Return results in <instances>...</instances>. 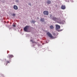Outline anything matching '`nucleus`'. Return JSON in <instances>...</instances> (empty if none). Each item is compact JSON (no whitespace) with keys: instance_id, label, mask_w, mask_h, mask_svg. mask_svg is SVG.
<instances>
[{"instance_id":"1","label":"nucleus","mask_w":77,"mask_h":77,"mask_svg":"<svg viewBox=\"0 0 77 77\" xmlns=\"http://www.w3.org/2000/svg\"><path fill=\"white\" fill-rule=\"evenodd\" d=\"M29 26H27L24 28V30L25 32H27L28 31V30H29Z\"/></svg>"},{"instance_id":"2","label":"nucleus","mask_w":77,"mask_h":77,"mask_svg":"<svg viewBox=\"0 0 77 77\" xmlns=\"http://www.w3.org/2000/svg\"><path fill=\"white\" fill-rule=\"evenodd\" d=\"M47 33L49 37H50V38H53V35H52L50 33V32H47Z\"/></svg>"},{"instance_id":"9","label":"nucleus","mask_w":77,"mask_h":77,"mask_svg":"<svg viewBox=\"0 0 77 77\" xmlns=\"http://www.w3.org/2000/svg\"><path fill=\"white\" fill-rule=\"evenodd\" d=\"M53 20L54 21H56V20H57V18L56 17H54L53 18Z\"/></svg>"},{"instance_id":"10","label":"nucleus","mask_w":77,"mask_h":77,"mask_svg":"<svg viewBox=\"0 0 77 77\" xmlns=\"http://www.w3.org/2000/svg\"><path fill=\"white\" fill-rule=\"evenodd\" d=\"M63 21H60L58 22V23H59L60 24H63Z\"/></svg>"},{"instance_id":"13","label":"nucleus","mask_w":77,"mask_h":77,"mask_svg":"<svg viewBox=\"0 0 77 77\" xmlns=\"http://www.w3.org/2000/svg\"><path fill=\"white\" fill-rule=\"evenodd\" d=\"M52 34H53V35L54 36H56V33H55L54 32H53Z\"/></svg>"},{"instance_id":"6","label":"nucleus","mask_w":77,"mask_h":77,"mask_svg":"<svg viewBox=\"0 0 77 77\" xmlns=\"http://www.w3.org/2000/svg\"><path fill=\"white\" fill-rule=\"evenodd\" d=\"M14 9H15V10H17V9H18V7L17 6V5H14Z\"/></svg>"},{"instance_id":"16","label":"nucleus","mask_w":77,"mask_h":77,"mask_svg":"<svg viewBox=\"0 0 77 77\" xmlns=\"http://www.w3.org/2000/svg\"><path fill=\"white\" fill-rule=\"evenodd\" d=\"M13 16H15V14H13Z\"/></svg>"},{"instance_id":"7","label":"nucleus","mask_w":77,"mask_h":77,"mask_svg":"<svg viewBox=\"0 0 77 77\" xmlns=\"http://www.w3.org/2000/svg\"><path fill=\"white\" fill-rule=\"evenodd\" d=\"M56 29H60V26L58 25H56Z\"/></svg>"},{"instance_id":"17","label":"nucleus","mask_w":77,"mask_h":77,"mask_svg":"<svg viewBox=\"0 0 77 77\" xmlns=\"http://www.w3.org/2000/svg\"><path fill=\"white\" fill-rule=\"evenodd\" d=\"M13 27H16V26H15V25L14 24V25H13Z\"/></svg>"},{"instance_id":"18","label":"nucleus","mask_w":77,"mask_h":77,"mask_svg":"<svg viewBox=\"0 0 77 77\" xmlns=\"http://www.w3.org/2000/svg\"><path fill=\"white\" fill-rule=\"evenodd\" d=\"M30 41H31V42H32L33 41V40H31Z\"/></svg>"},{"instance_id":"8","label":"nucleus","mask_w":77,"mask_h":77,"mask_svg":"<svg viewBox=\"0 0 77 77\" xmlns=\"http://www.w3.org/2000/svg\"><path fill=\"white\" fill-rule=\"evenodd\" d=\"M46 2L48 4H50V3H51V1L49 0H48V1H46Z\"/></svg>"},{"instance_id":"5","label":"nucleus","mask_w":77,"mask_h":77,"mask_svg":"<svg viewBox=\"0 0 77 77\" xmlns=\"http://www.w3.org/2000/svg\"><path fill=\"white\" fill-rule=\"evenodd\" d=\"M61 9H65L66 8V7H65V5H63L61 6Z\"/></svg>"},{"instance_id":"21","label":"nucleus","mask_w":77,"mask_h":77,"mask_svg":"<svg viewBox=\"0 0 77 77\" xmlns=\"http://www.w3.org/2000/svg\"><path fill=\"white\" fill-rule=\"evenodd\" d=\"M2 75L3 76V75Z\"/></svg>"},{"instance_id":"14","label":"nucleus","mask_w":77,"mask_h":77,"mask_svg":"<svg viewBox=\"0 0 77 77\" xmlns=\"http://www.w3.org/2000/svg\"><path fill=\"white\" fill-rule=\"evenodd\" d=\"M10 62H11V61H8L7 62V63H10Z\"/></svg>"},{"instance_id":"11","label":"nucleus","mask_w":77,"mask_h":77,"mask_svg":"<svg viewBox=\"0 0 77 77\" xmlns=\"http://www.w3.org/2000/svg\"><path fill=\"white\" fill-rule=\"evenodd\" d=\"M45 19L44 18H42L41 19V21L42 22H44L45 21Z\"/></svg>"},{"instance_id":"12","label":"nucleus","mask_w":77,"mask_h":77,"mask_svg":"<svg viewBox=\"0 0 77 77\" xmlns=\"http://www.w3.org/2000/svg\"><path fill=\"white\" fill-rule=\"evenodd\" d=\"M50 28L51 29H52L54 28V27H53V26L51 25L50 26Z\"/></svg>"},{"instance_id":"20","label":"nucleus","mask_w":77,"mask_h":77,"mask_svg":"<svg viewBox=\"0 0 77 77\" xmlns=\"http://www.w3.org/2000/svg\"><path fill=\"white\" fill-rule=\"evenodd\" d=\"M8 23H9V22L8 21Z\"/></svg>"},{"instance_id":"15","label":"nucleus","mask_w":77,"mask_h":77,"mask_svg":"<svg viewBox=\"0 0 77 77\" xmlns=\"http://www.w3.org/2000/svg\"><path fill=\"white\" fill-rule=\"evenodd\" d=\"M32 43H35V41H32Z\"/></svg>"},{"instance_id":"4","label":"nucleus","mask_w":77,"mask_h":77,"mask_svg":"<svg viewBox=\"0 0 77 77\" xmlns=\"http://www.w3.org/2000/svg\"><path fill=\"white\" fill-rule=\"evenodd\" d=\"M9 59H11L12 57H14V56L12 55H8V57Z\"/></svg>"},{"instance_id":"3","label":"nucleus","mask_w":77,"mask_h":77,"mask_svg":"<svg viewBox=\"0 0 77 77\" xmlns=\"http://www.w3.org/2000/svg\"><path fill=\"white\" fill-rule=\"evenodd\" d=\"M43 14L44 15H48V11H45L43 12Z\"/></svg>"},{"instance_id":"19","label":"nucleus","mask_w":77,"mask_h":77,"mask_svg":"<svg viewBox=\"0 0 77 77\" xmlns=\"http://www.w3.org/2000/svg\"><path fill=\"white\" fill-rule=\"evenodd\" d=\"M37 19H39V17H37Z\"/></svg>"}]
</instances>
